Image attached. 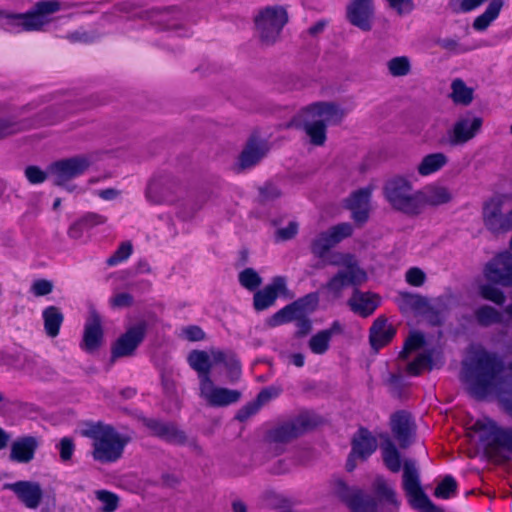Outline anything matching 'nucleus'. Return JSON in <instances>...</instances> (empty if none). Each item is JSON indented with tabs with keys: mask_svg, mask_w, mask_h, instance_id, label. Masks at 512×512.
<instances>
[{
	"mask_svg": "<svg viewBox=\"0 0 512 512\" xmlns=\"http://www.w3.org/2000/svg\"><path fill=\"white\" fill-rule=\"evenodd\" d=\"M502 370V363L494 355L481 350L475 360L464 362L462 379L473 396L484 398L503 389Z\"/></svg>",
	"mask_w": 512,
	"mask_h": 512,
	"instance_id": "1",
	"label": "nucleus"
},
{
	"mask_svg": "<svg viewBox=\"0 0 512 512\" xmlns=\"http://www.w3.org/2000/svg\"><path fill=\"white\" fill-rule=\"evenodd\" d=\"M344 111L333 102H315L302 108L293 119V124L301 126L309 142L323 146L327 139V127L339 124Z\"/></svg>",
	"mask_w": 512,
	"mask_h": 512,
	"instance_id": "2",
	"label": "nucleus"
},
{
	"mask_svg": "<svg viewBox=\"0 0 512 512\" xmlns=\"http://www.w3.org/2000/svg\"><path fill=\"white\" fill-rule=\"evenodd\" d=\"M374 490L377 499L366 495L356 487H348L344 482L338 480L334 484L333 491L353 512H384L380 506L382 503L393 509L399 506L394 489L383 478L376 479Z\"/></svg>",
	"mask_w": 512,
	"mask_h": 512,
	"instance_id": "3",
	"label": "nucleus"
},
{
	"mask_svg": "<svg viewBox=\"0 0 512 512\" xmlns=\"http://www.w3.org/2000/svg\"><path fill=\"white\" fill-rule=\"evenodd\" d=\"M81 434L92 440L93 458L102 463L115 462L122 457L130 438L114 427L101 422L88 424Z\"/></svg>",
	"mask_w": 512,
	"mask_h": 512,
	"instance_id": "4",
	"label": "nucleus"
},
{
	"mask_svg": "<svg viewBox=\"0 0 512 512\" xmlns=\"http://www.w3.org/2000/svg\"><path fill=\"white\" fill-rule=\"evenodd\" d=\"M60 10L57 1L38 2L26 13L0 12V28L10 33L44 30L53 20V14Z\"/></svg>",
	"mask_w": 512,
	"mask_h": 512,
	"instance_id": "5",
	"label": "nucleus"
},
{
	"mask_svg": "<svg viewBox=\"0 0 512 512\" xmlns=\"http://www.w3.org/2000/svg\"><path fill=\"white\" fill-rule=\"evenodd\" d=\"M190 367L198 374L199 384L204 376H210V371L218 366H223L231 382L240 378L241 369L238 359L231 351L211 349L208 351L194 350L188 355Z\"/></svg>",
	"mask_w": 512,
	"mask_h": 512,
	"instance_id": "6",
	"label": "nucleus"
},
{
	"mask_svg": "<svg viewBox=\"0 0 512 512\" xmlns=\"http://www.w3.org/2000/svg\"><path fill=\"white\" fill-rule=\"evenodd\" d=\"M384 195L397 211L407 215H418L417 192L412 193V185L403 177H393L386 182Z\"/></svg>",
	"mask_w": 512,
	"mask_h": 512,
	"instance_id": "7",
	"label": "nucleus"
},
{
	"mask_svg": "<svg viewBox=\"0 0 512 512\" xmlns=\"http://www.w3.org/2000/svg\"><path fill=\"white\" fill-rule=\"evenodd\" d=\"M400 356L405 360H409L413 357V360L408 362L406 368L410 375H419L423 371L433 367L431 353L426 348L425 338L423 334L418 331L411 332L406 338Z\"/></svg>",
	"mask_w": 512,
	"mask_h": 512,
	"instance_id": "8",
	"label": "nucleus"
},
{
	"mask_svg": "<svg viewBox=\"0 0 512 512\" xmlns=\"http://www.w3.org/2000/svg\"><path fill=\"white\" fill-rule=\"evenodd\" d=\"M403 489L410 505L422 512H442L424 493L419 479V472L414 460H406L403 465Z\"/></svg>",
	"mask_w": 512,
	"mask_h": 512,
	"instance_id": "9",
	"label": "nucleus"
},
{
	"mask_svg": "<svg viewBox=\"0 0 512 512\" xmlns=\"http://www.w3.org/2000/svg\"><path fill=\"white\" fill-rule=\"evenodd\" d=\"M287 21V11L282 6H267L259 10L255 17V26L262 42L274 43Z\"/></svg>",
	"mask_w": 512,
	"mask_h": 512,
	"instance_id": "10",
	"label": "nucleus"
},
{
	"mask_svg": "<svg viewBox=\"0 0 512 512\" xmlns=\"http://www.w3.org/2000/svg\"><path fill=\"white\" fill-rule=\"evenodd\" d=\"M94 161L93 154H82L62 159L49 166L48 174L57 185H64L71 179L83 175Z\"/></svg>",
	"mask_w": 512,
	"mask_h": 512,
	"instance_id": "11",
	"label": "nucleus"
},
{
	"mask_svg": "<svg viewBox=\"0 0 512 512\" xmlns=\"http://www.w3.org/2000/svg\"><path fill=\"white\" fill-rule=\"evenodd\" d=\"M483 119L472 113L460 116L447 130V142L451 146L464 145L481 131Z\"/></svg>",
	"mask_w": 512,
	"mask_h": 512,
	"instance_id": "12",
	"label": "nucleus"
},
{
	"mask_svg": "<svg viewBox=\"0 0 512 512\" xmlns=\"http://www.w3.org/2000/svg\"><path fill=\"white\" fill-rule=\"evenodd\" d=\"M318 301V295L316 293H310L276 312L269 318L268 325L276 327L284 323L294 321V319L301 316H305L307 313L315 310L318 305Z\"/></svg>",
	"mask_w": 512,
	"mask_h": 512,
	"instance_id": "13",
	"label": "nucleus"
},
{
	"mask_svg": "<svg viewBox=\"0 0 512 512\" xmlns=\"http://www.w3.org/2000/svg\"><path fill=\"white\" fill-rule=\"evenodd\" d=\"M200 397L210 406L223 407L236 403L241 393L238 390L217 386L210 376H204L199 384Z\"/></svg>",
	"mask_w": 512,
	"mask_h": 512,
	"instance_id": "14",
	"label": "nucleus"
},
{
	"mask_svg": "<svg viewBox=\"0 0 512 512\" xmlns=\"http://www.w3.org/2000/svg\"><path fill=\"white\" fill-rule=\"evenodd\" d=\"M146 331L147 323L145 321L130 326L113 344L112 358L132 356L144 340Z\"/></svg>",
	"mask_w": 512,
	"mask_h": 512,
	"instance_id": "15",
	"label": "nucleus"
},
{
	"mask_svg": "<svg viewBox=\"0 0 512 512\" xmlns=\"http://www.w3.org/2000/svg\"><path fill=\"white\" fill-rule=\"evenodd\" d=\"M485 278L495 284L510 286L512 284V254L502 252L489 261L484 268Z\"/></svg>",
	"mask_w": 512,
	"mask_h": 512,
	"instance_id": "16",
	"label": "nucleus"
},
{
	"mask_svg": "<svg viewBox=\"0 0 512 512\" xmlns=\"http://www.w3.org/2000/svg\"><path fill=\"white\" fill-rule=\"evenodd\" d=\"M352 233L353 227L349 223L335 225L316 237L312 243V252L323 257L330 248L351 236Z\"/></svg>",
	"mask_w": 512,
	"mask_h": 512,
	"instance_id": "17",
	"label": "nucleus"
},
{
	"mask_svg": "<svg viewBox=\"0 0 512 512\" xmlns=\"http://www.w3.org/2000/svg\"><path fill=\"white\" fill-rule=\"evenodd\" d=\"M346 14L352 25L363 31L371 30L374 17L373 0H349Z\"/></svg>",
	"mask_w": 512,
	"mask_h": 512,
	"instance_id": "18",
	"label": "nucleus"
},
{
	"mask_svg": "<svg viewBox=\"0 0 512 512\" xmlns=\"http://www.w3.org/2000/svg\"><path fill=\"white\" fill-rule=\"evenodd\" d=\"M453 196L448 187L432 183L417 191L418 214L422 213L425 207H437L449 203Z\"/></svg>",
	"mask_w": 512,
	"mask_h": 512,
	"instance_id": "19",
	"label": "nucleus"
},
{
	"mask_svg": "<svg viewBox=\"0 0 512 512\" xmlns=\"http://www.w3.org/2000/svg\"><path fill=\"white\" fill-rule=\"evenodd\" d=\"M367 280V273L360 267H354L351 271H339L326 285L327 291L333 297H339L348 286H356Z\"/></svg>",
	"mask_w": 512,
	"mask_h": 512,
	"instance_id": "20",
	"label": "nucleus"
},
{
	"mask_svg": "<svg viewBox=\"0 0 512 512\" xmlns=\"http://www.w3.org/2000/svg\"><path fill=\"white\" fill-rule=\"evenodd\" d=\"M506 195H495L484 202L482 216L485 226L492 232H501L503 219V207Z\"/></svg>",
	"mask_w": 512,
	"mask_h": 512,
	"instance_id": "21",
	"label": "nucleus"
},
{
	"mask_svg": "<svg viewBox=\"0 0 512 512\" xmlns=\"http://www.w3.org/2000/svg\"><path fill=\"white\" fill-rule=\"evenodd\" d=\"M377 448L376 439L366 429H360L352 441V451L347 462L348 470H353L355 459L364 460L369 457Z\"/></svg>",
	"mask_w": 512,
	"mask_h": 512,
	"instance_id": "22",
	"label": "nucleus"
},
{
	"mask_svg": "<svg viewBox=\"0 0 512 512\" xmlns=\"http://www.w3.org/2000/svg\"><path fill=\"white\" fill-rule=\"evenodd\" d=\"M5 487L13 491L18 499L29 509H36L43 497V490L37 482L18 481L7 484Z\"/></svg>",
	"mask_w": 512,
	"mask_h": 512,
	"instance_id": "23",
	"label": "nucleus"
},
{
	"mask_svg": "<svg viewBox=\"0 0 512 512\" xmlns=\"http://www.w3.org/2000/svg\"><path fill=\"white\" fill-rule=\"evenodd\" d=\"M286 291L285 278L275 277L269 285L254 294L255 309L258 311L267 309L274 304L278 296L284 295Z\"/></svg>",
	"mask_w": 512,
	"mask_h": 512,
	"instance_id": "24",
	"label": "nucleus"
},
{
	"mask_svg": "<svg viewBox=\"0 0 512 512\" xmlns=\"http://www.w3.org/2000/svg\"><path fill=\"white\" fill-rule=\"evenodd\" d=\"M102 338L101 317L96 311H91L85 323L81 347L86 352H94L101 345Z\"/></svg>",
	"mask_w": 512,
	"mask_h": 512,
	"instance_id": "25",
	"label": "nucleus"
},
{
	"mask_svg": "<svg viewBox=\"0 0 512 512\" xmlns=\"http://www.w3.org/2000/svg\"><path fill=\"white\" fill-rule=\"evenodd\" d=\"M372 191V186L361 188L354 192L348 200V208L352 212V217L360 224L366 222L369 217Z\"/></svg>",
	"mask_w": 512,
	"mask_h": 512,
	"instance_id": "26",
	"label": "nucleus"
},
{
	"mask_svg": "<svg viewBox=\"0 0 512 512\" xmlns=\"http://www.w3.org/2000/svg\"><path fill=\"white\" fill-rule=\"evenodd\" d=\"M391 430L400 446L405 448L410 444V438L414 432V425L410 415L406 412L399 411L391 416Z\"/></svg>",
	"mask_w": 512,
	"mask_h": 512,
	"instance_id": "27",
	"label": "nucleus"
},
{
	"mask_svg": "<svg viewBox=\"0 0 512 512\" xmlns=\"http://www.w3.org/2000/svg\"><path fill=\"white\" fill-rule=\"evenodd\" d=\"M348 303L353 312L360 316L367 317L379 306L380 298L374 293L356 290Z\"/></svg>",
	"mask_w": 512,
	"mask_h": 512,
	"instance_id": "28",
	"label": "nucleus"
},
{
	"mask_svg": "<svg viewBox=\"0 0 512 512\" xmlns=\"http://www.w3.org/2000/svg\"><path fill=\"white\" fill-rule=\"evenodd\" d=\"M267 146L263 141L250 139L239 156V169L244 170L256 165L266 154Z\"/></svg>",
	"mask_w": 512,
	"mask_h": 512,
	"instance_id": "29",
	"label": "nucleus"
},
{
	"mask_svg": "<svg viewBox=\"0 0 512 512\" xmlns=\"http://www.w3.org/2000/svg\"><path fill=\"white\" fill-rule=\"evenodd\" d=\"M38 440L32 436L17 439L11 445L10 458L18 463H28L35 455Z\"/></svg>",
	"mask_w": 512,
	"mask_h": 512,
	"instance_id": "30",
	"label": "nucleus"
},
{
	"mask_svg": "<svg viewBox=\"0 0 512 512\" xmlns=\"http://www.w3.org/2000/svg\"><path fill=\"white\" fill-rule=\"evenodd\" d=\"M341 332V324L338 321H334L328 329L321 330L310 338L308 343L309 349L317 355L325 354L330 347L332 337Z\"/></svg>",
	"mask_w": 512,
	"mask_h": 512,
	"instance_id": "31",
	"label": "nucleus"
},
{
	"mask_svg": "<svg viewBox=\"0 0 512 512\" xmlns=\"http://www.w3.org/2000/svg\"><path fill=\"white\" fill-rule=\"evenodd\" d=\"M280 393L281 389L275 386L263 389L258 394L257 399L254 402L245 405L238 411L236 418L240 421L247 420L250 416L254 415L262 405L268 403L272 399H275L280 395Z\"/></svg>",
	"mask_w": 512,
	"mask_h": 512,
	"instance_id": "32",
	"label": "nucleus"
},
{
	"mask_svg": "<svg viewBox=\"0 0 512 512\" xmlns=\"http://www.w3.org/2000/svg\"><path fill=\"white\" fill-rule=\"evenodd\" d=\"M310 426L312 425L306 423L304 418L301 417L297 419L296 422L286 423L275 428L273 431H271L270 438L275 442H286L294 437H297Z\"/></svg>",
	"mask_w": 512,
	"mask_h": 512,
	"instance_id": "33",
	"label": "nucleus"
},
{
	"mask_svg": "<svg viewBox=\"0 0 512 512\" xmlns=\"http://www.w3.org/2000/svg\"><path fill=\"white\" fill-rule=\"evenodd\" d=\"M394 328L385 320L377 319L370 329V342L373 348L379 349L394 337Z\"/></svg>",
	"mask_w": 512,
	"mask_h": 512,
	"instance_id": "34",
	"label": "nucleus"
},
{
	"mask_svg": "<svg viewBox=\"0 0 512 512\" xmlns=\"http://www.w3.org/2000/svg\"><path fill=\"white\" fill-rule=\"evenodd\" d=\"M503 6V0H491L483 13L474 19L473 29L478 32L485 31L499 17Z\"/></svg>",
	"mask_w": 512,
	"mask_h": 512,
	"instance_id": "35",
	"label": "nucleus"
},
{
	"mask_svg": "<svg viewBox=\"0 0 512 512\" xmlns=\"http://www.w3.org/2000/svg\"><path fill=\"white\" fill-rule=\"evenodd\" d=\"M449 98L455 105L469 106L474 100V88L468 86L461 78H455L450 84Z\"/></svg>",
	"mask_w": 512,
	"mask_h": 512,
	"instance_id": "36",
	"label": "nucleus"
},
{
	"mask_svg": "<svg viewBox=\"0 0 512 512\" xmlns=\"http://www.w3.org/2000/svg\"><path fill=\"white\" fill-rule=\"evenodd\" d=\"M448 163V157L442 152L431 153L422 158L417 165L420 176L427 177L437 173Z\"/></svg>",
	"mask_w": 512,
	"mask_h": 512,
	"instance_id": "37",
	"label": "nucleus"
},
{
	"mask_svg": "<svg viewBox=\"0 0 512 512\" xmlns=\"http://www.w3.org/2000/svg\"><path fill=\"white\" fill-rule=\"evenodd\" d=\"M42 319L45 333L51 338L57 337L64 321V315L60 308L56 306L46 307L42 311Z\"/></svg>",
	"mask_w": 512,
	"mask_h": 512,
	"instance_id": "38",
	"label": "nucleus"
},
{
	"mask_svg": "<svg viewBox=\"0 0 512 512\" xmlns=\"http://www.w3.org/2000/svg\"><path fill=\"white\" fill-rule=\"evenodd\" d=\"M170 187L165 179H152L146 188V199L152 204H161L168 199Z\"/></svg>",
	"mask_w": 512,
	"mask_h": 512,
	"instance_id": "39",
	"label": "nucleus"
},
{
	"mask_svg": "<svg viewBox=\"0 0 512 512\" xmlns=\"http://www.w3.org/2000/svg\"><path fill=\"white\" fill-rule=\"evenodd\" d=\"M474 426L477 431L487 434L490 444H498L509 437L508 431L500 429L493 420L488 418L478 420Z\"/></svg>",
	"mask_w": 512,
	"mask_h": 512,
	"instance_id": "40",
	"label": "nucleus"
},
{
	"mask_svg": "<svg viewBox=\"0 0 512 512\" xmlns=\"http://www.w3.org/2000/svg\"><path fill=\"white\" fill-rule=\"evenodd\" d=\"M387 68L392 76L402 77L410 73L411 62L407 56H398L387 62Z\"/></svg>",
	"mask_w": 512,
	"mask_h": 512,
	"instance_id": "41",
	"label": "nucleus"
},
{
	"mask_svg": "<svg viewBox=\"0 0 512 512\" xmlns=\"http://www.w3.org/2000/svg\"><path fill=\"white\" fill-rule=\"evenodd\" d=\"M383 460L387 468L392 472H398L401 468L400 455L396 447L388 442L382 448Z\"/></svg>",
	"mask_w": 512,
	"mask_h": 512,
	"instance_id": "42",
	"label": "nucleus"
},
{
	"mask_svg": "<svg viewBox=\"0 0 512 512\" xmlns=\"http://www.w3.org/2000/svg\"><path fill=\"white\" fill-rule=\"evenodd\" d=\"M152 428L156 434L167 439L168 441L180 443V442H183L185 439L183 432L177 430L176 428H174L172 426L154 422V425L152 426Z\"/></svg>",
	"mask_w": 512,
	"mask_h": 512,
	"instance_id": "43",
	"label": "nucleus"
},
{
	"mask_svg": "<svg viewBox=\"0 0 512 512\" xmlns=\"http://www.w3.org/2000/svg\"><path fill=\"white\" fill-rule=\"evenodd\" d=\"M133 247L129 241L122 242L116 251L106 260V264L110 267L116 266L126 261L132 254Z\"/></svg>",
	"mask_w": 512,
	"mask_h": 512,
	"instance_id": "44",
	"label": "nucleus"
},
{
	"mask_svg": "<svg viewBox=\"0 0 512 512\" xmlns=\"http://www.w3.org/2000/svg\"><path fill=\"white\" fill-rule=\"evenodd\" d=\"M475 317L481 325H491L497 323L501 319L500 313L493 307L482 306L475 312Z\"/></svg>",
	"mask_w": 512,
	"mask_h": 512,
	"instance_id": "45",
	"label": "nucleus"
},
{
	"mask_svg": "<svg viewBox=\"0 0 512 512\" xmlns=\"http://www.w3.org/2000/svg\"><path fill=\"white\" fill-rule=\"evenodd\" d=\"M478 290L482 298L494 302L497 305H502L505 301L503 292L491 284H480Z\"/></svg>",
	"mask_w": 512,
	"mask_h": 512,
	"instance_id": "46",
	"label": "nucleus"
},
{
	"mask_svg": "<svg viewBox=\"0 0 512 512\" xmlns=\"http://www.w3.org/2000/svg\"><path fill=\"white\" fill-rule=\"evenodd\" d=\"M239 282L244 288L252 291L260 286L262 279L255 270L247 268L240 272Z\"/></svg>",
	"mask_w": 512,
	"mask_h": 512,
	"instance_id": "47",
	"label": "nucleus"
},
{
	"mask_svg": "<svg viewBox=\"0 0 512 512\" xmlns=\"http://www.w3.org/2000/svg\"><path fill=\"white\" fill-rule=\"evenodd\" d=\"M457 483L452 476H446L436 487L434 495L437 498L448 499L455 494Z\"/></svg>",
	"mask_w": 512,
	"mask_h": 512,
	"instance_id": "48",
	"label": "nucleus"
},
{
	"mask_svg": "<svg viewBox=\"0 0 512 512\" xmlns=\"http://www.w3.org/2000/svg\"><path fill=\"white\" fill-rule=\"evenodd\" d=\"M328 262L332 265L345 267L344 271H351L354 267H359L355 257L349 253H333Z\"/></svg>",
	"mask_w": 512,
	"mask_h": 512,
	"instance_id": "49",
	"label": "nucleus"
},
{
	"mask_svg": "<svg viewBox=\"0 0 512 512\" xmlns=\"http://www.w3.org/2000/svg\"><path fill=\"white\" fill-rule=\"evenodd\" d=\"M487 0H450L449 5L456 13H469L479 8Z\"/></svg>",
	"mask_w": 512,
	"mask_h": 512,
	"instance_id": "50",
	"label": "nucleus"
},
{
	"mask_svg": "<svg viewBox=\"0 0 512 512\" xmlns=\"http://www.w3.org/2000/svg\"><path fill=\"white\" fill-rule=\"evenodd\" d=\"M97 499L103 504L102 510L104 512H114L118 507V497L109 491L99 490L96 491Z\"/></svg>",
	"mask_w": 512,
	"mask_h": 512,
	"instance_id": "51",
	"label": "nucleus"
},
{
	"mask_svg": "<svg viewBox=\"0 0 512 512\" xmlns=\"http://www.w3.org/2000/svg\"><path fill=\"white\" fill-rule=\"evenodd\" d=\"M56 448L59 451L60 459L62 462H67L71 460L74 451L75 444L73 440L69 437H63L59 443L56 445Z\"/></svg>",
	"mask_w": 512,
	"mask_h": 512,
	"instance_id": "52",
	"label": "nucleus"
},
{
	"mask_svg": "<svg viewBox=\"0 0 512 512\" xmlns=\"http://www.w3.org/2000/svg\"><path fill=\"white\" fill-rule=\"evenodd\" d=\"M298 223L295 221H289L284 227H279L275 232V238L277 241H287L295 237L298 233Z\"/></svg>",
	"mask_w": 512,
	"mask_h": 512,
	"instance_id": "53",
	"label": "nucleus"
},
{
	"mask_svg": "<svg viewBox=\"0 0 512 512\" xmlns=\"http://www.w3.org/2000/svg\"><path fill=\"white\" fill-rule=\"evenodd\" d=\"M53 291V283L46 279H37L33 281L30 287V292L36 296H46Z\"/></svg>",
	"mask_w": 512,
	"mask_h": 512,
	"instance_id": "54",
	"label": "nucleus"
},
{
	"mask_svg": "<svg viewBox=\"0 0 512 512\" xmlns=\"http://www.w3.org/2000/svg\"><path fill=\"white\" fill-rule=\"evenodd\" d=\"M388 6L398 15H407L414 9L413 0H385Z\"/></svg>",
	"mask_w": 512,
	"mask_h": 512,
	"instance_id": "55",
	"label": "nucleus"
},
{
	"mask_svg": "<svg viewBox=\"0 0 512 512\" xmlns=\"http://www.w3.org/2000/svg\"><path fill=\"white\" fill-rule=\"evenodd\" d=\"M405 279L411 286H422L426 280V274L418 267H412L407 270Z\"/></svg>",
	"mask_w": 512,
	"mask_h": 512,
	"instance_id": "56",
	"label": "nucleus"
},
{
	"mask_svg": "<svg viewBox=\"0 0 512 512\" xmlns=\"http://www.w3.org/2000/svg\"><path fill=\"white\" fill-rule=\"evenodd\" d=\"M80 219L88 230L92 229L93 227L103 225L107 221V218L104 215L93 212L86 213Z\"/></svg>",
	"mask_w": 512,
	"mask_h": 512,
	"instance_id": "57",
	"label": "nucleus"
},
{
	"mask_svg": "<svg viewBox=\"0 0 512 512\" xmlns=\"http://www.w3.org/2000/svg\"><path fill=\"white\" fill-rule=\"evenodd\" d=\"M48 173L46 174L44 171L39 169L36 166H29L25 169V176L28 181L32 184H39L46 180Z\"/></svg>",
	"mask_w": 512,
	"mask_h": 512,
	"instance_id": "58",
	"label": "nucleus"
},
{
	"mask_svg": "<svg viewBox=\"0 0 512 512\" xmlns=\"http://www.w3.org/2000/svg\"><path fill=\"white\" fill-rule=\"evenodd\" d=\"M88 231L87 227L84 225V223L81 221V219H78L74 223L70 225L68 228L67 234L69 238L73 240H80L83 238L84 234Z\"/></svg>",
	"mask_w": 512,
	"mask_h": 512,
	"instance_id": "59",
	"label": "nucleus"
},
{
	"mask_svg": "<svg viewBox=\"0 0 512 512\" xmlns=\"http://www.w3.org/2000/svg\"><path fill=\"white\" fill-rule=\"evenodd\" d=\"M133 298L128 293H119L110 298V305L113 308L128 307L132 304Z\"/></svg>",
	"mask_w": 512,
	"mask_h": 512,
	"instance_id": "60",
	"label": "nucleus"
},
{
	"mask_svg": "<svg viewBox=\"0 0 512 512\" xmlns=\"http://www.w3.org/2000/svg\"><path fill=\"white\" fill-rule=\"evenodd\" d=\"M21 125L9 120H0V138L16 133L21 130Z\"/></svg>",
	"mask_w": 512,
	"mask_h": 512,
	"instance_id": "61",
	"label": "nucleus"
},
{
	"mask_svg": "<svg viewBox=\"0 0 512 512\" xmlns=\"http://www.w3.org/2000/svg\"><path fill=\"white\" fill-rule=\"evenodd\" d=\"M182 335L190 341H200L204 339V332L198 326H188L182 330Z\"/></svg>",
	"mask_w": 512,
	"mask_h": 512,
	"instance_id": "62",
	"label": "nucleus"
},
{
	"mask_svg": "<svg viewBox=\"0 0 512 512\" xmlns=\"http://www.w3.org/2000/svg\"><path fill=\"white\" fill-rule=\"evenodd\" d=\"M297 321L296 323V327H297V332L296 334L298 336H304L306 334H308L312 328V324H311V321L305 316H301L299 318H296L295 319Z\"/></svg>",
	"mask_w": 512,
	"mask_h": 512,
	"instance_id": "63",
	"label": "nucleus"
},
{
	"mask_svg": "<svg viewBox=\"0 0 512 512\" xmlns=\"http://www.w3.org/2000/svg\"><path fill=\"white\" fill-rule=\"evenodd\" d=\"M96 194L103 200L111 201L116 199L120 195V192L117 189L108 188L104 190H99L96 192Z\"/></svg>",
	"mask_w": 512,
	"mask_h": 512,
	"instance_id": "64",
	"label": "nucleus"
}]
</instances>
